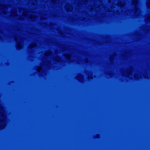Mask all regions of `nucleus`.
<instances>
[{
	"mask_svg": "<svg viewBox=\"0 0 150 150\" xmlns=\"http://www.w3.org/2000/svg\"><path fill=\"white\" fill-rule=\"evenodd\" d=\"M32 47H33V46H31Z\"/></svg>",
	"mask_w": 150,
	"mask_h": 150,
	"instance_id": "f03ea898",
	"label": "nucleus"
},
{
	"mask_svg": "<svg viewBox=\"0 0 150 150\" xmlns=\"http://www.w3.org/2000/svg\"><path fill=\"white\" fill-rule=\"evenodd\" d=\"M67 59H68V60H69L70 59V58H71V57L70 56H69V55H68L67 57Z\"/></svg>",
	"mask_w": 150,
	"mask_h": 150,
	"instance_id": "f257e3e1",
	"label": "nucleus"
}]
</instances>
